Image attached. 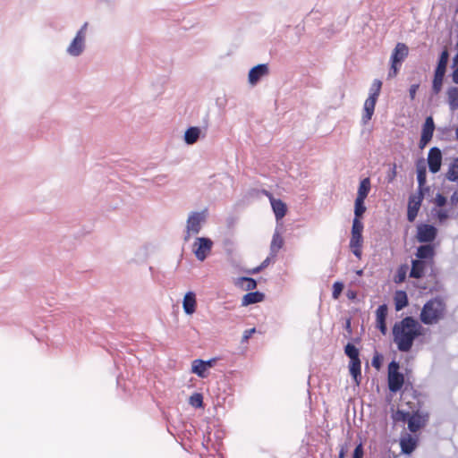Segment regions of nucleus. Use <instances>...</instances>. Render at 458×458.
<instances>
[{"mask_svg":"<svg viewBox=\"0 0 458 458\" xmlns=\"http://www.w3.org/2000/svg\"><path fill=\"white\" fill-rule=\"evenodd\" d=\"M392 335L398 351L408 352L411 350L414 341L424 335V327L414 318L408 316L394 323Z\"/></svg>","mask_w":458,"mask_h":458,"instance_id":"obj_1","label":"nucleus"},{"mask_svg":"<svg viewBox=\"0 0 458 458\" xmlns=\"http://www.w3.org/2000/svg\"><path fill=\"white\" fill-rule=\"evenodd\" d=\"M415 259L411 260L410 277L420 279L427 270H434L436 266V247L434 244L420 245L415 252Z\"/></svg>","mask_w":458,"mask_h":458,"instance_id":"obj_2","label":"nucleus"},{"mask_svg":"<svg viewBox=\"0 0 458 458\" xmlns=\"http://www.w3.org/2000/svg\"><path fill=\"white\" fill-rule=\"evenodd\" d=\"M447 306L445 300L437 296L428 300L422 307L420 319L424 325H435L445 318Z\"/></svg>","mask_w":458,"mask_h":458,"instance_id":"obj_3","label":"nucleus"},{"mask_svg":"<svg viewBox=\"0 0 458 458\" xmlns=\"http://www.w3.org/2000/svg\"><path fill=\"white\" fill-rule=\"evenodd\" d=\"M409 55V48L404 43H397L391 55V67L388 72L389 78L395 77L400 70L402 63Z\"/></svg>","mask_w":458,"mask_h":458,"instance_id":"obj_4","label":"nucleus"},{"mask_svg":"<svg viewBox=\"0 0 458 458\" xmlns=\"http://www.w3.org/2000/svg\"><path fill=\"white\" fill-rule=\"evenodd\" d=\"M399 363L395 360L391 361L388 365V388L393 393H396L401 390L404 384V376L399 371Z\"/></svg>","mask_w":458,"mask_h":458,"instance_id":"obj_5","label":"nucleus"},{"mask_svg":"<svg viewBox=\"0 0 458 458\" xmlns=\"http://www.w3.org/2000/svg\"><path fill=\"white\" fill-rule=\"evenodd\" d=\"M213 242L209 238L198 237L193 244V252L199 261L207 259L211 252Z\"/></svg>","mask_w":458,"mask_h":458,"instance_id":"obj_6","label":"nucleus"},{"mask_svg":"<svg viewBox=\"0 0 458 458\" xmlns=\"http://www.w3.org/2000/svg\"><path fill=\"white\" fill-rule=\"evenodd\" d=\"M204 221V216L199 212L191 213L186 225V235L184 241L188 242L192 234H197L201 229V223Z\"/></svg>","mask_w":458,"mask_h":458,"instance_id":"obj_7","label":"nucleus"},{"mask_svg":"<svg viewBox=\"0 0 458 458\" xmlns=\"http://www.w3.org/2000/svg\"><path fill=\"white\" fill-rule=\"evenodd\" d=\"M437 235V230L435 226L428 224L419 225L417 227L416 239L419 242L430 244Z\"/></svg>","mask_w":458,"mask_h":458,"instance_id":"obj_8","label":"nucleus"},{"mask_svg":"<svg viewBox=\"0 0 458 458\" xmlns=\"http://www.w3.org/2000/svg\"><path fill=\"white\" fill-rule=\"evenodd\" d=\"M262 193L269 199L276 221L283 219L287 213L286 204L281 199L274 198L273 194L267 190H263Z\"/></svg>","mask_w":458,"mask_h":458,"instance_id":"obj_9","label":"nucleus"},{"mask_svg":"<svg viewBox=\"0 0 458 458\" xmlns=\"http://www.w3.org/2000/svg\"><path fill=\"white\" fill-rule=\"evenodd\" d=\"M435 130L433 118L428 116L426 118L422 127L421 137L420 140V148H423L431 140Z\"/></svg>","mask_w":458,"mask_h":458,"instance_id":"obj_10","label":"nucleus"},{"mask_svg":"<svg viewBox=\"0 0 458 458\" xmlns=\"http://www.w3.org/2000/svg\"><path fill=\"white\" fill-rule=\"evenodd\" d=\"M428 164L431 173L436 174L440 170L442 164V153L438 148L434 147L429 149Z\"/></svg>","mask_w":458,"mask_h":458,"instance_id":"obj_11","label":"nucleus"},{"mask_svg":"<svg viewBox=\"0 0 458 458\" xmlns=\"http://www.w3.org/2000/svg\"><path fill=\"white\" fill-rule=\"evenodd\" d=\"M428 420V416L415 411L411 413L408 420V428L411 432H417L423 428Z\"/></svg>","mask_w":458,"mask_h":458,"instance_id":"obj_12","label":"nucleus"},{"mask_svg":"<svg viewBox=\"0 0 458 458\" xmlns=\"http://www.w3.org/2000/svg\"><path fill=\"white\" fill-rule=\"evenodd\" d=\"M388 313V308L386 304L379 305L378 308L376 310V323L377 327L379 329V331L386 335L387 328H386V317Z\"/></svg>","mask_w":458,"mask_h":458,"instance_id":"obj_13","label":"nucleus"},{"mask_svg":"<svg viewBox=\"0 0 458 458\" xmlns=\"http://www.w3.org/2000/svg\"><path fill=\"white\" fill-rule=\"evenodd\" d=\"M268 73V67L267 64H259L249 72V81L250 84H256L259 79Z\"/></svg>","mask_w":458,"mask_h":458,"instance_id":"obj_14","label":"nucleus"},{"mask_svg":"<svg viewBox=\"0 0 458 458\" xmlns=\"http://www.w3.org/2000/svg\"><path fill=\"white\" fill-rule=\"evenodd\" d=\"M421 199L412 196L409 199L408 203V210H407V219L410 222H413L418 215L419 209L420 208Z\"/></svg>","mask_w":458,"mask_h":458,"instance_id":"obj_15","label":"nucleus"},{"mask_svg":"<svg viewBox=\"0 0 458 458\" xmlns=\"http://www.w3.org/2000/svg\"><path fill=\"white\" fill-rule=\"evenodd\" d=\"M362 244H363L362 233H358V234L352 233L349 245H350V249H351L352 252L358 259L361 258Z\"/></svg>","mask_w":458,"mask_h":458,"instance_id":"obj_16","label":"nucleus"},{"mask_svg":"<svg viewBox=\"0 0 458 458\" xmlns=\"http://www.w3.org/2000/svg\"><path fill=\"white\" fill-rule=\"evenodd\" d=\"M83 43H84V33L83 30H81L74 39L72 40V44L70 45L68 51L72 55H78L82 52L83 49Z\"/></svg>","mask_w":458,"mask_h":458,"instance_id":"obj_17","label":"nucleus"},{"mask_svg":"<svg viewBox=\"0 0 458 458\" xmlns=\"http://www.w3.org/2000/svg\"><path fill=\"white\" fill-rule=\"evenodd\" d=\"M196 295L192 292H188L183 298L182 307L184 312L188 315H191L196 310Z\"/></svg>","mask_w":458,"mask_h":458,"instance_id":"obj_18","label":"nucleus"},{"mask_svg":"<svg viewBox=\"0 0 458 458\" xmlns=\"http://www.w3.org/2000/svg\"><path fill=\"white\" fill-rule=\"evenodd\" d=\"M376 98L369 97L364 103V113L362 114L363 123H367L372 117L377 103Z\"/></svg>","mask_w":458,"mask_h":458,"instance_id":"obj_19","label":"nucleus"},{"mask_svg":"<svg viewBox=\"0 0 458 458\" xmlns=\"http://www.w3.org/2000/svg\"><path fill=\"white\" fill-rule=\"evenodd\" d=\"M394 302L396 311H400L404 309L409 303L406 292L403 290H397L394 294Z\"/></svg>","mask_w":458,"mask_h":458,"instance_id":"obj_20","label":"nucleus"},{"mask_svg":"<svg viewBox=\"0 0 458 458\" xmlns=\"http://www.w3.org/2000/svg\"><path fill=\"white\" fill-rule=\"evenodd\" d=\"M284 243L283 236L277 231L273 234L270 243V256L276 258L278 251L283 248Z\"/></svg>","mask_w":458,"mask_h":458,"instance_id":"obj_21","label":"nucleus"},{"mask_svg":"<svg viewBox=\"0 0 458 458\" xmlns=\"http://www.w3.org/2000/svg\"><path fill=\"white\" fill-rule=\"evenodd\" d=\"M417 441L411 436L408 435L401 438L400 445L403 453L410 454L416 448Z\"/></svg>","mask_w":458,"mask_h":458,"instance_id":"obj_22","label":"nucleus"},{"mask_svg":"<svg viewBox=\"0 0 458 458\" xmlns=\"http://www.w3.org/2000/svg\"><path fill=\"white\" fill-rule=\"evenodd\" d=\"M264 299V294L259 292H251L246 293L242 300V306H248L250 304H254L262 301Z\"/></svg>","mask_w":458,"mask_h":458,"instance_id":"obj_23","label":"nucleus"},{"mask_svg":"<svg viewBox=\"0 0 458 458\" xmlns=\"http://www.w3.org/2000/svg\"><path fill=\"white\" fill-rule=\"evenodd\" d=\"M207 368L204 364V360L197 359L191 363V372L198 375L199 377H207Z\"/></svg>","mask_w":458,"mask_h":458,"instance_id":"obj_24","label":"nucleus"},{"mask_svg":"<svg viewBox=\"0 0 458 458\" xmlns=\"http://www.w3.org/2000/svg\"><path fill=\"white\" fill-rule=\"evenodd\" d=\"M200 129L199 127H190L184 134V140L187 144L192 145L199 138Z\"/></svg>","mask_w":458,"mask_h":458,"instance_id":"obj_25","label":"nucleus"},{"mask_svg":"<svg viewBox=\"0 0 458 458\" xmlns=\"http://www.w3.org/2000/svg\"><path fill=\"white\" fill-rule=\"evenodd\" d=\"M349 369L351 375L353 377L357 384H359L360 380L358 378L361 377V363L360 359L351 360Z\"/></svg>","mask_w":458,"mask_h":458,"instance_id":"obj_26","label":"nucleus"},{"mask_svg":"<svg viewBox=\"0 0 458 458\" xmlns=\"http://www.w3.org/2000/svg\"><path fill=\"white\" fill-rule=\"evenodd\" d=\"M370 191V180L369 178H364L359 186L357 198L359 199H364L368 197Z\"/></svg>","mask_w":458,"mask_h":458,"instance_id":"obj_27","label":"nucleus"},{"mask_svg":"<svg viewBox=\"0 0 458 458\" xmlns=\"http://www.w3.org/2000/svg\"><path fill=\"white\" fill-rule=\"evenodd\" d=\"M445 177L450 182H458V157L450 164Z\"/></svg>","mask_w":458,"mask_h":458,"instance_id":"obj_28","label":"nucleus"},{"mask_svg":"<svg viewBox=\"0 0 458 458\" xmlns=\"http://www.w3.org/2000/svg\"><path fill=\"white\" fill-rule=\"evenodd\" d=\"M448 104L452 110L458 109V88L453 87L447 90Z\"/></svg>","mask_w":458,"mask_h":458,"instance_id":"obj_29","label":"nucleus"},{"mask_svg":"<svg viewBox=\"0 0 458 458\" xmlns=\"http://www.w3.org/2000/svg\"><path fill=\"white\" fill-rule=\"evenodd\" d=\"M448 58V51L446 49L443 50L439 56V60L435 72L445 74Z\"/></svg>","mask_w":458,"mask_h":458,"instance_id":"obj_30","label":"nucleus"},{"mask_svg":"<svg viewBox=\"0 0 458 458\" xmlns=\"http://www.w3.org/2000/svg\"><path fill=\"white\" fill-rule=\"evenodd\" d=\"M444 77H445V73L435 72L433 83H432V89L435 94H438L441 91Z\"/></svg>","mask_w":458,"mask_h":458,"instance_id":"obj_31","label":"nucleus"},{"mask_svg":"<svg viewBox=\"0 0 458 458\" xmlns=\"http://www.w3.org/2000/svg\"><path fill=\"white\" fill-rule=\"evenodd\" d=\"M366 211V207L364 205V199H355V205H354V218H359L362 216V215Z\"/></svg>","mask_w":458,"mask_h":458,"instance_id":"obj_32","label":"nucleus"},{"mask_svg":"<svg viewBox=\"0 0 458 458\" xmlns=\"http://www.w3.org/2000/svg\"><path fill=\"white\" fill-rule=\"evenodd\" d=\"M382 88V81L380 80H374V81L371 84L370 90H369V96L370 98H374L377 99L380 91Z\"/></svg>","mask_w":458,"mask_h":458,"instance_id":"obj_33","label":"nucleus"},{"mask_svg":"<svg viewBox=\"0 0 458 458\" xmlns=\"http://www.w3.org/2000/svg\"><path fill=\"white\" fill-rule=\"evenodd\" d=\"M189 403L195 408H201L203 406V395L200 393H194L190 396Z\"/></svg>","mask_w":458,"mask_h":458,"instance_id":"obj_34","label":"nucleus"},{"mask_svg":"<svg viewBox=\"0 0 458 458\" xmlns=\"http://www.w3.org/2000/svg\"><path fill=\"white\" fill-rule=\"evenodd\" d=\"M345 354L351 359V360H356L359 358V350L352 344H347L344 348Z\"/></svg>","mask_w":458,"mask_h":458,"instance_id":"obj_35","label":"nucleus"},{"mask_svg":"<svg viewBox=\"0 0 458 458\" xmlns=\"http://www.w3.org/2000/svg\"><path fill=\"white\" fill-rule=\"evenodd\" d=\"M411 415V412L410 411H402V410H398L394 415H393V419L394 421L398 422V421H402V422H405L407 421L408 422V420H409V417Z\"/></svg>","mask_w":458,"mask_h":458,"instance_id":"obj_36","label":"nucleus"},{"mask_svg":"<svg viewBox=\"0 0 458 458\" xmlns=\"http://www.w3.org/2000/svg\"><path fill=\"white\" fill-rule=\"evenodd\" d=\"M364 225L363 223L359 218H353L352 221V233L354 234L362 233Z\"/></svg>","mask_w":458,"mask_h":458,"instance_id":"obj_37","label":"nucleus"},{"mask_svg":"<svg viewBox=\"0 0 458 458\" xmlns=\"http://www.w3.org/2000/svg\"><path fill=\"white\" fill-rule=\"evenodd\" d=\"M343 290H344V284L343 283H341V282L334 283V284H333V292H332L333 299L337 300L340 297Z\"/></svg>","mask_w":458,"mask_h":458,"instance_id":"obj_38","label":"nucleus"},{"mask_svg":"<svg viewBox=\"0 0 458 458\" xmlns=\"http://www.w3.org/2000/svg\"><path fill=\"white\" fill-rule=\"evenodd\" d=\"M426 178H427L426 168L425 167L418 168L417 181H418L420 187H422L426 183Z\"/></svg>","mask_w":458,"mask_h":458,"instance_id":"obj_39","label":"nucleus"},{"mask_svg":"<svg viewBox=\"0 0 458 458\" xmlns=\"http://www.w3.org/2000/svg\"><path fill=\"white\" fill-rule=\"evenodd\" d=\"M405 278H406V267L403 266L398 269L397 274L394 276V282L396 284H401L405 280Z\"/></svg>","mask_w":458,"mask_h":458,"instance_id":"obj_40","label":"nucleus"},{"mask_svg":"<svg viewBox=\"0 0 458 458\" xmlns=\"http://www.w3.org/2000/svg\"><path fill=\"white\" fill-rule=\"evenodd\" d=\"M274 259L275 258H272L271 256L267 257L259 267L252 269V273L256 274V273L260 272L262 269L267 267L269 265V263L271 262V260Z\"/></svg>","mask_w":458,"mask_h":458,"instance_id":"obj_41","label":"nucleus"},{"mask_svg":"<svg viewBox=\"0 0 458 458\" xmlns=\"http://www.w3.org/2000/svg\"><path fill=\"white\" fill-rule=\"evenodd\" d=\"M242 280L245 283V286H244L245 290L250 291V290H253L256 288L257 283L254 279L246 277V278H243Z\"/></svg>","mask_w":458,"mask_h":458,"instance_id":"obj_42","label":"nucleus"},{"mask_svg":"<svg viewBox=\"0 0 458 458\" xmlns=\"http://www.w3.org/2000/svg\"><path fill=\"white\" fill-rule=\"evenodd\" d=\"M434 203L437 207H443L446 204V198L444 195L437 193L435 197Z\"/></svg>","mask_w":458,"mask_h":458,"instance_id":"obj_43","label":"nucleus"},{"mask_svg":"<svg viewBox=\"0 0 458 458\" xmlns=\"http://www.w3.org/2000/svg\"><path fill=\"white\" fill-rule=\"evenodd\" d=\"M362 457H363V447H362V445L360 444L354 449L352 458H362Z\"/></svg>","mask_w":458,"mask_h":458,"instance_id":"obj_44","label":"nucleus"},{"mask_svg":"<svg viewBox=\"0 0 458 458\" xmlns=\"http://www.w3.org/2000/svg\"><path fill=\"white\" fill-rule=\"evenodd\" d=\"M437 216L440 222H444L448 218V212L446 210L441 209L437 212Z\"/></svg>","mask_w":458,"mask_h":458,"instance_id":"obj_45","label":"nucleus"},{"mask_svg":"<svg viewBox=\"0 0 458 458\" xmlns=\"http://www.w3.org/2000/svg\"><path fill=\"white\" fill-rule=\"evenodd\" d=\"M419 89V84H413L411 86L409 89L410 98L411 100H413L416 97L417 90Z\"/></svg>","mask_w":458,"mask_h":458,"instance_id":"obj_46","label":"nucleus"},{"mask_svg":"<svg viewBox=\"0 0 458 458\" xmlns=\"http://www.w3.org/2000/svg\"><path fill=\"white\" fill-rule=\"evenodd\" d=\"M255 328H250L248 330H245L242 336V341L246 342L248 339L252 335L253 333H255Z\"/></svg>","mask_w":458,"mask_h":458,"instance_id":"obj_47","label":"nucleus"},{"mask_svg":"<svg viewBox=\"0 0 458 458\" xmlns=\"http://www.w3.org/2000/svg\"><path fill=\"white\" fill-rule=\"evenodd\" d=\"M455 68L453 72V81L458 84V57L455 59Z\"/></svg>","mask_w":458,"mask_h":458,"instance_id":"obj_48","label":"nucleus"},{"mask_svg":"<svg viewBox=\"0 0 458 458\" xmlns=\"http://www.w3.org/2000/svg\"><path fill=\"white\" fill-rule=\"evenodd\" d=\"M396 176V165H393L391 173L387 175L388 182H393Z\"/></svg>","mask_w":458,"mask_h":458,"instance_id":"obj_49","label":"nucleus"},{"mask_svg":"<svg viewBox=\"0 0 458 458\" xmlns=\"http://www.w3.org/2000/svg\"><path fill=\"white\" fill-rule=\"evenodd\" d=\"M216 359H211L207 361L204 360V364H205L207 369H208L209 368H212L216 364Z\"/></svg>","mask_w":458,"mask_h":458,"instance_id":"obj_50","label":"nucleus"},{"mask_svg":"<svg viewBox=\"0 0 458 458\" xmlns=\"http://www.w3.org/2000/svg\"><path fill=\"white\" fill-rule=\"evenodd\" d=\"M372 365L377 368V369H379L380 367V361L378 360V358H374L373 360H372Z\"/></svg>","mask_w":458,"mask_h":458,"instance_id":"obj_51","label":"nucleus"},{"mask_svg":"<svg viewBox=\"0 0 458 458\" xmlns=\"http://www.w3.org/2000/svg\"><path fill=\"white\" fill-rule=\"evenodd\" d=\"M452 203H458V193L454 192L451 197Z\"/></svg>","mask_w":458,"mask_h":458,"instance_id":"obj_52","label":"nucleus"},{"mask_svg":"<svg viewBox=\"0 0 458 458\" xmlns=\"http://www.w3.org/2000/svg\"><path fill=\"white\" fill-rule=\"evenodd\" d=\"M345 453H346L345 449H344V448H342V449L340 450L339 457H338V458H345Z\"/></svg>","mask_w":458,"mask_h":458,"instance_id":"obj_53","label":"nucleus"},{"mask_svg":"<svg viewBox=\"0 0 458 458\" xmlns=\"http://www.w3.org/2000/svg\"><path fill=\"white\" fill-rule=\"evenodd\" d=\"M455 138L458 140V127L455 129Z\"/></svg>","mask_w":458,"mask_h":458,"instance_id":"obj_54","label":"nucleus"}]
</instances>
